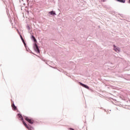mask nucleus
Listing matches in <instances>:
<instances>
[{
	"label": "nucleus",
	"mask_w": 130,
	"mask_h": 130,
	"mask_svg": "<svg viewBox=\"0 0 130 130\" xmlns=\"http://www.w3.org/2000/svg\"><path fill=\"white\" fill-rule=\"evenodd\" d=\"M120 3H122L123 4H124V3H125V0H120Z\"/></svg>",
	"instance_id": "1a4fd4ad"
},
{
	"label": "nucleus",
	"mask_w": 130,
	"mask_h": 130,
	"mask_svg": "<svg viewBox=\"0 0 130 130\" xmlns=\"http://www.w3.org/2000/svg\"><path fill=\"white\" fill-rule=\"evenodd\" d=\"M49 14H50V15H51V16H55L56 15V13H55V12L53 11H50L49 12Z\"/></svg>",
	"instance_id": "7ed1b4c3"
},
{
	"label": "nucleus",
	"mask_w": 130,
	"mask_h": 130,
	"mask_svg": "<svg viewBox=\"0 0 130 130\" xmlns=\"http://www.w3.org/2000/svg\"><path fill=\"white\" fill-rule=\"evenodd\" d=\"M12 107H13V109H14V110H16V109H17V107L15 106L14 104H13Z\"/></svg>",
	"instance_id": "423d86ee"
},
{
	"label": "nucleus",
	"mask_w": 130,
	"mask_h": 130,
	"mask_svg": "<svg viewBox=\"0 0 130 130\" xmlns=\"http://www.w3.org/2000/svg\"><path fill=\"white\" fill-rule=\"evenodd\" d=\"M80 84L84 88H86V89H89V86H87L86 85H85L82 83H80Z\"/></svg>",
	"instance_id": "20e7f679"
},
{
	"label": "nucleus",
	"mask_w": 130,
	"mask_h": 130,
	"mask_svg": "<svg viewBox=\"0 0 130 130\" xmlns=\"http://www.w3.org/2000/svg\"><path fill=\"white\" fill-rule=\"evenodd\" d=\"M32 38L34 39V40L35 41H36V39H35V37H32Z\"/></svg>",
	"instance_id": "9b49d317"
},
{
	"label": "nucleus",
	"mask_w": 130,
	"mask_h": 130,
	"mask_svg": "<svg viewBox=\"0 0 130 130\" xmlns=\"http://www.w3.org/2000/svg\"><path fill=\"white\" fill-rule=\"evenodd\" d=\"M113 50L115 51V52L117 53H119L120 52H121V49H120V47H118L115 45H113Z\"/></svg>",
	"instance_id": "f257e3e1"
},
{
	"label": "nucleus",
	"mask_w": 130,
	"mask_h": 130,
	"mask_svg": "<svg viewBox=\"0 0 130 130\" xmlns=\"http://www.w3.org/2000/svg\"><path fill=\"white\" fill-rule=\"evenodd\" d=\"M18 116L21 118V119H23V117H22V115L20 114H18Z\"/></svg>",
	"instance_id": "0eeeda50"
},
{
	"label": "nucleus",
	"mask_w": 130,
	"mask_h": 130,
	"mask_svg": "<svg viewBox=\"0 0 130 130\" xmlns=\"http://www.w3.org/2000/svg\"><path fill=\"white\" fill-rule=\"evenodd\" d=\"M34 48L35 51L37 52V53H39V52H40V51L39 50V48H38V46L37 45V44H35Z\"/></svg>",
	"instance_id": "f03ea898"
},
{
	"label": "nucleus",
	"mask_w": 130,
	"mask_h": 130,
	"mask_svg": "<svg viewBox=\"0 0 130 130\" xmlns=\"http://www.w3.org/2000/svg\"><path fill=\"white\" fill-rule=\"evenodd\" d=\"M21 39L22 40V42H23L24 45H26V44L25 43V42L24 41V40L23 39V38H22V36H21Z\"/></svg>",
	"instance_id": "9d476101"
},
{
	"label": "nucleus",
	"mask_w": 130,
	"mask_h": 130,
	"mask_svg": "<svg viewBox=\"0 0 130 130\" xmlns=\"http://www.w3.org/2000/svg\"><path fill=\"white\" fill-rule=\"evenodd\" d=\"M26 120L29 122V123H33V121L31 119H29L28 117L25 118Z\"/></svg>",
	"instance_id": "39448f33"
},
{
	"label": "nucleus",
	"mask_w": 130,
	"mask_h": 130,
	"mask_svg": "<svg viewBox=\"0 0 130 130\" xmlns=\"http://www.w3.org/2000/svg\"><path fill=\"white\" fill-rule=\"evenodd\" d=\"M102 2H104V0H102Z\"/></svg>",
	"instance_id": "f8f14e48"
},
{
	"label": "nucleus",
	"mask_w": 130,
	"mask_h": 130,
	"mask_svg": "<svg viewBox=\"0 0 130 130\" xmlns=\"http://www.w3.org/2000/svg\"><path fill=\"white\" fill-rule=\"evenodd\" d=\"M23 123L24 124V125H25V126H26V127H27V128H28V125H27V124H26V123H25V122L23 121Z\"/></svg>",
	"instance_id": "6e6552de"
}]
</instances>
